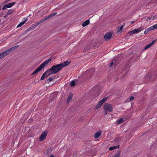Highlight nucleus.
<instances>
[{"mask_svg":"<svg viewBox=\"0 0 157 157\" xmlns=\"http://www.w3.org/2000/svg\"><path fill=\"white\" fill-rule=\"evenodd\" d=\"M52 60V58H49L48 59L44 62L39 66L37 68L36 70L32 73V75H34L38 72L43 69L48 63Z\"/></svg>","mask_w":157,"mask_h":157,"instance_id":"nucleus-1","label":"nucleus"},{"mask_svg":"<svg viewBox=\"0 0 157 157\" xmlns=\"http://www.w3.org/2000/svg\"><path fill=\"white\" fill-rule=\"evenodd\" d=\"M62 65L61 64H59L52 66L51 68L53 73L56 74L61 70L63 68Z\"/></svg>","mask_w":157,"mask_h":157,"instance_id":"nucleus-2","label":"nucleus"},{"mask_svg":"<svg viewBox=\"0 0 157 157\" xmlns=\"http://www.w3.org/2000/svg\"><path fill=\"white\" fill-rule=\"evenodd\" d=\"M157 77V75L154 73L149 72L148 75H146L145 78L147 80L151 79V81H153L155 80Z\"/></svg>","mask_w":157,"mask_h":157,"instance_id":"nucleus-3","label":"nucleus"},{"mask_svg":"<svg viewBox=\"0 0 157 157\" xmlns=\"http://www.w3.org/2000/svg\"><path fill=\"white\" fill-rule=\"evenodd\" d=\"M104 109L106 110L109 112H112L113 108L111 104L106 103L104 105Z\"/></svg>","mask_w":157,"mask_h":157,"instance_id":"nucleus-4","label":"nucleus"},{"mask_svg":"<svg viewBox=\"0 0 157 157\" xmlns=\"http://www.w3.org/2000/svg\"><path fill=\"white\" fill-rule=\"evenodd\" d=\"M144 29L143 27H140L137 29H135L129 32V34L130 35H132L134 33H137L141 32V31Z\"/></svg>","mask_w":157,"mask_h":157,"instance_id":"nucleus-5","label":"nucleus"},{"mask_svg":"<svg viewBox=\"0 0 157 157\" xmlns=\"http://www.w3.org/2000/svg\"><path fill=\"white\" fill-rule=\"evenodd\" d=\"M113 33L111 32H107L106 33L104 36V39L106 41H108L111 38Z\"/></svg>","mask_w":157,"mask_h":157,"instance_id":"nucleus-6","label":"nucleus"},{"mask_svg":"<svg viewBox=\"0 0 157 157\" xmlns=\"http://www.w3.org/2000/svg\"><path fill=\"white\" fill-rule=\"evenodd\" d=\"M156 29H157V24L151 26L148 29H146L144 32V33L145 34H147L149 32Z\"/></svg>","mask_w":157,"mask_h":157,"instance_id":"nucleus-7","label":"nucleus"},{"mask_svg":"<svg viewBox=\"0 0 157 157\" xmlns=\"http://www.w3.org/2000/svg\"><path fill=\"white\" fill-rule=\"evenodd\" d=\"M47 131H44L40 137L39 140L40 141H42L44 140L47 135Z\"/></svg>","mask_w":157,"mask_h":157,"instance_id":"nucleus-8","label":"nucleus"},{"mask_svg":"<svg viewBox=\"0 0 157 157\" xmlns=\"http://www.w3.org/2000/svg\"><path fill=\"white\" fill-rule=\"evenodd\" d=\"M46 20H45V18L44 19H42L39 21H38L36 23V25H34L33 26V28H32V27H30V28H29L28 29H27V31H29V30L31 29H33L34 28H35L37 26L39 25L40 24L43 23L44 21H45Z\"/></svg>","mask_w":157,"mask_h":157,"instance_id":"nucleus-9","label":"nucleus"},{"mask_svg":"<svg viewBox=\"0 0 157 157\" xmlns=\"http://www.w3.org/2000/svg\"><path fill=\"white\" fill-rule=\"evenodd\" d=\"M15 3H16L15 2H13L12 3L6 4L3 6L2 9L3 10H4L7 8H10L14 5Z\"/></svg>","mask_w":157,"mask_h":157,"instance_id":"nucleus-10","label":"nucleus"},{"mask_svg":"<svg viewBox=\"0 0 157 157\" xmlns=\"http://www.w3.org/2000/svg\"><path fill=\"white\" fill-rule=\"evenodd\" d=\"M51 69H52L51 68L50 69H48L44 72L46 75V77H48L52 74H54V73H53V71H52V70H51Z\"/></svg>","mask_w":157,"mask_h":157,"instance_id":"nucleus-11","label":"nucleus"},{"mask_svg":"<svg viewBox=\"0 0 157 157\" xmlns=\"http://www.w3.org/2000/svg\"><path fill=\"white\" fill-rule=\"evenodd\" d=\"M155 42L156 40H153L152 42L151 43L147 45L144 48V49L145 50H146L148 48H150L155 44Z\"/></svg>","mask_w":157,"mask_h":157,"instance_id":"nucleus-12","label":"nucleus"},{"mask_svg":"<svg viewBox=\"0 0 157 157\" xmlns=\"http://www.w3.org/2000/svg\"><path fill=\"white\" fill-rule=\"evenodd\" d=\"M71 62V61H68V60L64 61L63 63H60L62 64V68L68 65Z\"/></svg>","mask_w":157,"mask_h":157,"instance_id":"nucleus-13","label":"nucleus"},{"mask_svg":"<svg viewBox=\"0 0 157 157\" xmlns=\"http://www.w3.org/2000/svg\"><path fill=\"white\" fill-rule=\"evenodd\" d=\"M101 134V132L99 131L96 133L94 135V136L95 138H97L99 137Z\"/></svg>","mask_w":157,"mask_h":157,"instance_id":"nucleus-14","label":"nucleus"},{"mask_svg":"<svg viewBox=\"0 0 157 157\" xmlns=\"http://www.w3.org/2000/svg\"><path fill=\"white\" fill-rule=\"evenodd\" d=\"M57 14L56 12H55L53 13H51L48 16L46 17L45 18V20H47L49 18H50L53 16H54L55 15H56Z\"/></svg>","mask_w":157,"mask_h":157,"instance_id":"nucleus-15","label":"nucleus"},{"mask_svg":"<svg viewBox=\"0 0 157 157\" xmlns=\"http://www.w3.org/2000/svg\"><path fill=\"white\" fill-rule=\"evenodd\" d=\"M8 54L6 51L0 53V59L6 56Z\"/></svg>","mask_w":157,"mask_h":157,"instance_id":"nucleus-16","label":"nucleus"},{"mask_svg":"<svg viewBox=\"0 0 157 157\" xmlns=\"http://www.w3.org/2000/svg\"><path fill=\"white\" fill-rule=\"evenodd\" d=\"M94 68H92L90 69L87 70V71H86V72L89 73L90 75H92L94 73Z\"/></svg>","mask_w":157,"mask_h":157,"instance_id":"nucleus-17","label":"nucleus"},{"mask_svg":"<svg viewBox=\"0 0 157 157\" xmlns=\"http://www.w3.org/2000/svg\"><path fill=\"white\" fill-rule=\"evenodd\" d=\"M120 147V146L119 145H117V146H116L113 147H109V150H113L115 149H117L119 148V147Z\"/></svg>","mask_w":157,"mask_h":157,"instance_id":"nucleus-18","label":"nucleus"},{"mask_svg":"<svg viewBox=\"0 0 157 157\" xmlns=\"http://www.w3.org/2000/svg\"><path fill=\"white\" fill-rule=\"evenodd\" d=\"M90 23V21L89 20H87L85 22H83L82 24V26L83 27H85L87 25Z\"/></svg>","mask_w":157,"mask_h":157,"instance_id":"nucleus-19","label":"nucleus"},{"mask_svg":"<svg viewBox=\"0 0 157 157\" xmlns=\"http://www.w3.org/2000/svg\"><path fill=\"white\" fill-rule=\"evenodd\" d=\"M155 15H152L151 16L147 17V19H148L149 20H152L153 21L155 19Z\"/></svg>","mask_w":157,"mask_h":157,"instance_id":"nucleus-20","label":"nucleus"},{"mask_svg":"<svg viewBox=\"0 0 157 157\" xmlns=\"http://www.w3.org/2000/svg\"><path fill=\"white\" fill-rule=\"evenodd\" d=\"M73 97V94H70L68 96L67 99V102H68Z\"/></svg>","mask_w":157,"mask_h":157,"instance_id":"nucleus-21","label":"nucleus"},{"mask_svg":"<svg viewBox=\"0 0 157 157\" xmlns=\"http://www.w3.org/2000/svg\"><path fill=\"white\" fill-rule=\"evenodd\" d=\"M102 104L99 101L95 107L96 109H98L99 107H100L101 106Z\"/></svg>","mask_w":157,"mask_h":157,"instance_id":"nucleus-22","label":"nucleus"},{"mask_svg":"<svg viewBox=\"0 0 157 157\" xmlns=\"http://www.w3.org/2000/svg\"><path fill=\"white\" fill-rule=\"evenodd\" d=\"M26 21H23L19 23L17 26V28H18L22 26L25 22Z\"/></svg>","mask_w":157,"mask_h":157,"instance_id":"nucleus-23","label":"nucleus"},{"mask_svg":"<svg viewBox=\"0 0 157 157\" xmlns=\"http://www.w3.org/2000/svg\"><path fill=\"white\" fill-rule=\"evenodd\" d=\"M108 97H106L104 98H103L100 101L101 103L102 104H103V103L105 102V101L107 100V99H108Z\"/></svg>","mask_w":157,"mask_h":157,"instance_id":"nucleus-24","label":"nucleus"},{"mask_svg":"<svg viewBox=\"0 0 157 157\" xmlns=\"http://www.w3.org/2000/svg\"><path fill=\"white\" fill-rule=\"evenodd\" d=\"M124 121V119L123 118H121L119 119L117 121V123L118 124H120L122 123Z\"/></svg>","mask_w":157,"mask_h":157,"instance_id":"nucleus-25","label":"nucleus"},{"mask_svg":"<svg viewBox=\"0 0 157 157\" xmlns=\"http://www.w3.org/2000/svg\"><path fill=\"white\" fill-rule=\"evenodd\" d=\"M46 77V75L44 73L43 74L42 76L40 78V80H44Z\"/></svg>","mask_w":157,"mask_h":157,"instance_id":"nucleus-26","label":"nucleus"},{"mask_svg":"<svg viewBox=\"0 0 157 157\" xmlns=\"http://www.w3.org/2000/svg\"><path fill=\"white\" fill-rule=\"evenodd\" d=\"M13 48H10L9 49L6 50V52H7V53L8 54H9L10 52L13 51Z\"/></svg>","mask_w":157,"mask_h":157,"instance_id":"nucleus-27","label":"nucleus"},{"mask_svg":"<svg viewBox=\"0 0 157 157\" xmlns=\"http://www.w3.org/2000/svg\"><path fill=\"white\" fill-rule=\"evenodd\" d=\"M13 12V10H11L8 11L7 12V15H10L12 14Z\"/></svg>","mask_w":157,"mask_h":157,"instance_id":"nucleus-28","label":"nucleus"},{"mask_svg":"<svg viewBox=\"0 0 157 157\" xmlns=\"http://www.w3.org/2000/svg\"><path fill=\"white\" fill-rule=\"evenodd\" d=\"M124 26V25H122L119 28H118V29L117 32H119L121 31L122 30V29L123 28Z\"/></svg>","mask_w":157,"mask_h":157,"instance_id":"nucleus-29","label":"nucleus"},{"mask_svg":"<svg viewBox=\"0 0 157 157\" xmlns=\"http://www.w3.org/2000/svg\"><path fill=\"white\" fill-rule=\"evenodd\" d=\"M117 153L113 157H120V151L117 152Z\"/></svg>","mask_w":157,"mask_h":157,"instance_id":"nucleus-30","label":"nucleus"},{"mask_svg":"<svg viewBox=\"0 0 157 157\" xmlns=\"http://www.w3.org/2000/svg\"><path fill=\"white\" fill-rule=\"evenodd\" d=\"M75 85V82L74 81H72L71 83V86H74Z\"/></svg>","mask_w":157,"mask_h":157,"instance_id":"nucleus-31","label":"nucleus"},{"mask_svg":"<svg viewBox=\"0 0 157 157\" xmlns=\"http://www.w3.org/2000/svg\"><path fill=\"white\" fill-rule=\"evenodd\" d=\"M134 99V97L133 96H131L129 98V100H128V101H130L133 100Z\"/></svg>","mask_w":157,"mask_h":157,"instance_id":"nucleus-32","label":"nucleus"},{"mask_svg":"<svg viewBox=\"0 0 157 157\" xmlns=\"http://www.w3.org/2000/svg\"><path fill=\"white\" fill-rule=\"evenodd\" d=\"M48 80H49L50 82H51L53 80V78L52 77H50L48 78V79H47V81H48Z\"/></svg>","mask_w":157,"mask_h":157,"instance_id":"nucleus-33","label":"nucleus"},{"mask_svg":"<svg viewBox=\"0 0 157 157\" xmlns=\"http://www.w3.org/2000/svg\"><path fill=\"white\" fill-rule=\"evenodd\" d=\"M52 151V150L51 148H49L47 150V152L48 153H50Z\"/></svg>","mask_w":157,"mask_h":157,"instance_id":"nucleus-34","label":"nucleus"},{"mask_svg":"<svg viewBox=\"0 0 157 157\" xmlns=\"http://www.w3.org/2000/svg\"><path fill=\"white\" fill-rule=\"evenodd\" d=\"M19 45H18L16 46H15L13 47H12V48H13V50H14L15 49H16L17 48L19 47Z\"/></svg>","mask_w":157,"mask_h":157,"instance_id":"nucleus-35","label":"nucleus"},{"mask_svg":"<svg viewBox=\"0 0 157 157\" xmlns=\"http://www.w3.org/2000/svg\"><path fill=\"white\" fill-rule=\"evenodd\" d=\"M113 65V62H112L110 65V67H112Z\"/></svg>","mask_w":157,"mask_h":157,"instance_id":"nucleus-36","label":"nucleus"},{"mask_svg":"<svg viewBox=\"0 0 157 157\" xmlns=\"http://www.w3.org/2000/svg\"><path fill=\"white\" fill-rule=\"evenodd\" d=\"M105 113L104 114V115H106L107 114V110H105Z\"/></svg>","mask_w":157,"mask_h":157,"instance_id":"nucleus-37","label":"nucleus"},{"mask_svg":"<svg viewBox=\"0 0 157 157\" xmlns=\"http://www.w3.org/2000/svg\"><path fill=\"white\" fill-rule=\"evenodd\" d=\"M50 157H55L53 155V154H51Z\"/></svg>","mask_w":157,"mask_h":157,"instance_id":"nucleus-38","label":"nucleus"},{"mask_svg":"<svg viewBox=\"0 0 157 157\" xmlns=\"http://www.w3.org/2000/svg\"><path fill=\"white\" fill-rule=\"evenodd\" d=\"M116 60H117L116 59H114L113 61L114 62H115L116 61Z\"/></svg>","mask_w":157,"mask_h":157,"instance_id":"nucleus-39","label":"nucleus"},{"mask_svg":"<svg viewBox=\"0 0 157 157\" xmlns=\"http://www.w3.org/2000/svg\"><path fill=\"white\" fill-rule=\"evenodd\" d=\"M10 0H7V1H6L5 2H8Z\"/></svg>","mask_w":157,"mask_h":157,"instance_id":"nucleus-40","label":"nucleus"},{"mask_svg":"<svg viewBox=\"0 0 157 157\" xmlns=\"http://www.w3.org/2000/svg\"><path fill=\"white\" fill-rule=\"evenodd\" d=\"M27 21V19H26L25 20V21H26V22Z\"/></svg>","mask_w":157,"mask_h":157,"instance_id":"nucleus-41","label":"nucleus"},{"mask_svg":"<svg viewBox=\"0 0 157 157\" xmlns=\"http://www.w3.org/2000/svg\"><path fill=\"white\" fill-rule=\"evenodd\" d=\"M134 21H132L131 23H134Z\"/></svg>","mask_w":157,"mask_h":157,"instance_id":"nucleus-42","label":"nucleus"},{"mask_svg":"<svg viewBox=\"0 0 157 157\" xmlns=\"http://www.w3.org/2000/svg\"><path fill=\"white\" fill-rule=\"evenodd\" d=\"M1 6H0V10L1 9Z\"/></svg>","mask_w":157,"mask_h":157,"instance_id":"nucleus-43","label":"nucleus"},{"mask_svg":"<svg viewBox=\"0 0 157 157\" xmlns=\"http://www.w3.org/2000/svg\"><path fill=\"white\" fill-rule=\"evenodd\" d=\"M7 15V14H6V15L5 16V17H6V15Z\"/></svg>","mask_w":157,"mask_h":157,"instance_id":"nucleus-44","label":"nucleus"},{"mask_svg":"<svg viewBox=\"0 0 157 157\" xmlns=\"http://www.w3.org/2000/svg\"><path fill=\"white\" fill-rule=\"evenodd\" d=\"M115 63H114V64L113 65H115Z\"/></svg>","mask_w":157,"mask_h":157,"instance_id":"nucleus-45","label":"nucleus"},{"mask_svg":"<svg viewBox=\"0 0 157 157\" xmlns=\"http://www.w3.org/2000/svg\"><path fill=\"white\" fill-rule=\"evenodd\" d=\"M115 63H114V64L113 65H115Z\"/></svg>","mask_w":157,"mask_h":157,"instance_id":"nucleus-46","label":"nucleus"}]
</instances>
